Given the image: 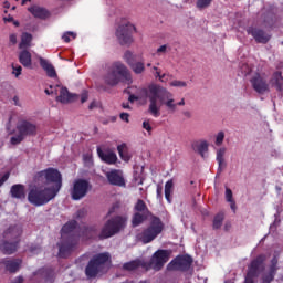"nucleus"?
Returning <instances> with one entry per match:
<instances>
[{"label": "nucleus", "instance_id": "obj_1", "mask_svg": "<svg viewBox=\"0 0 283 283\" xmlns=\"http://www.w3.org/2000/svg\"><path fill=\"white\" fill-rule=\"evenodd\" d=\"M143 92L149 101L148 113L154 116V118L160 116V107H163V105L170 109V112H175L178 105L180 107L185 106V98H181V101L176 104L174 94L159 84H149Z\"/></svg>", "mask_w": 283, "mask_h": 283}, {"label": "nucleus", "instance_id": "obj_2", "mask_svg": "<svg viewBox=\"0 0 283 283\" xmlns=\"http://www.w3.org/2000/svg\"><path fill=\"white\" fill-rule=\"evenodd\" d=\"M112 269V254L109 252H101L93 255L87 262L84 273L87 280H96L109 273Z\"/></svg>", "mask_w": 283, "mask_h": 283}, {"label": "nucleus", "instance_id": "obj_3", "mask_svg": "<svg viewBox=\"0 0 283 283\" xmlns=\"http://www.w3.org/2000/svg\"><path fill=\"white\" fill-rule=\"evenodd\" d=\"M33 182L35 185H52L46 188L51 189L53 193L59 195L61 187H63V176L56 168H46L34 175Z\"/></svg>", "mask_w": 283, "mask_h": 283}, {"label": "nucleus", "instance_id": "obj_4", "mask_svg": "<svg viewBox=\"0 0 283 283\" xmlns=\"http://www.w3.org/2000/svg\"><path fill=\"white\" fill-rule=\"evenodd\" d=\"M132 83V73L129 69L122 62H114L109 72L105 76L106 85L112 87L118 85V83Z\"/></svg>", "mask_w": 283, "mask_h": 283}, {"label": "nucleus", "instance_id": "obj_5", "mask_svg": "<svg viewBox=\"0 0 283 283\" xmlns=\"http://www.w3.org/2000/svg\"><path fill=\"white\" fill-rule=\"evenodd\" d=\"M164 230L165 223H163V220L159 217L153 216L148 227L137 234V240L143 242V244H149L154 242Z\"/></svg>", "mask_w": 283, "mask_h": 283}, {"label": "nucleus", "instance_id": "obj_6", "mask_svg": "<svg viewBox=\"0 0 283 283\" xmlns=\"http://www.w3.org/2000/svg\"><path fill=\"white\" fill-rule=\"evenodd\" d=\"M56 196L57 195L48 187L33 186L29 190L28 200L33 207H43V205H48L50 200H54Z\"/></svg>", "mask_w": 283, "mask_h": 283}, {"label": "nucleus", "instance_id": "obj_7", "mask_svg": "<svg viewBox=\"0 0 283 283\" xmlns=\"http://www.w3.org/2000/svg\"><path fill=\"white\" fill-rule=\"evenodd\" d=\"M127 227V219L122 216H116L108 219L98 234V240H107V238H113L117 233H120L123 229Z\"/></svg>", "mask_w": 283, "mask_h": 283}, {"label": "nucleus", "instance_id": "obj_8", "mask_svg": "<svg viewBox=\"0 0 283 283\" xmlns=\"http://www.w3.org/2000/svg\"><path fill=\"white\" fill-rule=\"evenodd\" d=\"M264 262H266L265 254H259L253 259L248 265V272L243 283H255V280H258L262 271H264Z\"/></svg>", "mask_w": 283, "mask_h": 283}, {"label": "nucleus", "instance_id": "obj_9", "mask_svg": "<svg viewBox=\"0 0 283 283\" xmlns=\"http://www.w3.org/2000/svg\"><path fill=\"white\" fill-rule=\"evenodd\" d=\"M32 283L56 282V270L52 266H43L34 271L30 277Z\"/></svg>", "mask_w": 283, "mask_h": 283}, {"label": "nucleus", "instance_id": "obj_10", "mask_svg": "<svg viewBox=\"0 0 283 283\" xmlns=\"http://www.w3.org/2000/svg\"><path fill=\"white\" fill-rule=\"evenodd\" d=\"M134 32H136V27L132 22L120 24L116 30V38L120 45H132L134 43V38L132 36Z\"/></svg>", "mask_w": 283, "mask_h": 283}, {"label": "nucleus", "instance_id": "obj_11", "mask_svg": "<svg viewBox=\"0 0 283 283\" xmlns=\"http://www.w3.org/2000/svg\"><path fill=\"white\" fill-rule=\"evenodd\" d=\"M169 258H171V252L169 250L159 249L151 255L148 266L154 269V271H163L165 264L169 262Z\"/></svg>", "mask_w": 283, "mask_h": 283}, {"label": "nucleus", "instance_id": "obj_12", "mask_svg": "<svg viewBox=\"0 0 283 283\" xmlns=\"http://www.w3.org/2000/svg\"><path fill=\"white\" fill-rule=\"evenodd\" d=\"M90 189H92V184L86 179H76L71 188L72 200H83L90 193Z\"/></svg>", "mask_w": 283, "mask_h": 283}, {"label": "nucleus", "instance_id": "obj_13", "mask_svg": "<svg viewBox=\"0 0 283 283\" xmlns=\"http://www.w3.org/2000/svg\"><path fill=\"white\" fill-rule=\"evenodd\" d=\"M191 264H193V259L190 255H177L168 263L167 271H181L185 273L191 269Z\"/></svg>", "mask_w": 283, "mask_h": 283}, {"label": "nucleus", "instance_id": "obj_14", "mask_svg": "<svg viewBox=\"0 0 283 283\" xmlns=\"http://www.w3.org/2000/svg\"><path fill=\"white\" fill-rule=\"evenodd\" d=\"M250 83L252 85V90L256 92V94H266L271 92L269 88V81L261 76L260 73H256L254 76L250 78Z\"/></svg>", "mask_w": 283, "mask_h": 283}, {"label": "nucleus", "instance_id": "obj_15", "mask_svg": "<svg viewBox=\"0 0 283 283\" xmlns=\"http://www.w3.org/2000/svg\"><path fill=\"white\" fill-rule=\"evenodd\" d=\"M76 244H78V238L62 239V241L57 243L59 258H69Z\"/></svg>", "mask_w": 283, "mask_h": 283}, {"label": "nucleus", "instance_id": "obj_16", "mask_svg": "<svg viewBox=\"0 0 283 283\" xmlns=\"http://www.w3.org/2000/svg\"><path fill=\"white\" fill-rule=\"evenodd\" d=\"M17 132L24 138L36 136V124L22 119L17 124Z\"/></svg>", "mask_w": 283, "mask_h": 283}, {"label": "nucleus", "instance_id": "obj_17", "mask_svg": "<svg viewBox=\"0 0 283 283\" xmlns=\"http://www.w3.org/2000/svg\"><path fill=\"white\" fill-rule=\"evenodd\" d=\"M124 61H126L127 65H129L135 74H143V72H145V62H136V55H134L132 51L125 52Z\"/></svg>", "mask_w": 283, "mask_h": 283}, {"label": "nucleus", "instance_id": "obj_18", "mask_svg": "<svg viewBox=\"0 0 283 283\" xmlns=\"http://www.w3.org/2000/svg\"><path fill=\"white\" fill-rule=\"evenodd\" d=\"M247 32L250 36L254 39L256 43H263L266 45L269 41H271V34L266 33L264 30L258 27H249Z\"/></svg>", "mask_w": 283, "mask_h": 283}, {"label": "nucleus", "instance_id": "obj_19", "mask_svg": "<svg viewBox=\"0 0 283 283\" xmlns=\"http://www.w3.org/2000/svg\"><path fill=\"white\" fill-rule=\"evenodd\" d=\"M21 247V241H11V239H2L0 241V251L3 255H14Z\"/></svg>", "mask_w": 283, "mask_h": 283}, {"label": "nucleus", "instance_id": "obj_20", "mask_svg": "<svg viewBox=\"0 0 283 283\" xmlns=\"http://www.w3.org/2000/svg\"><path fill=\"white\" fill-rule=\"evenodd\" d=\"M109 185L113 187H125V177H123V170L113 169L105 174Z\"/></svg>", "mask_w": 283, "mask_h": 283}, {"label": "nucleus", "instance_id": "obj_21", "mask_svg": "<svg viewBox=\"0 0 283 283\" xmlns=\"http://www.w3.org/2000/svg\"><path fill=\"white\" fill-rule=\"evenodd\" d=\"M21 235H23V228L21 226H10L2 234L4 240H11L13 242H21Z\"/></svg>", "mask_w": 283, "mask_h": 283}, {"label": "nucleus", "instance_id": "obj_22", "mask_svg": "<svg viewBox=\"0 0 283 283\" xmlns=\"http://www.w3.org/2000/svg\"><path fill=\"white\" fill-rule=\"evenodd\" d=\"M60 87V95L56 97L57 103H63L64 105L67 103H74L78 101V94L70 93L67 87L57 85Z\"/></svg>", "mask_w": 283, "mask_h": 283}, {"label": "nucleus", "instance_id": "obj_23", "mask_svg": "<svg viewBox=\"0 0 283 283\" xmlns=\"http://www.w3.org/2000/svg\"><path fill=\"white\" fill-rule=\"evenodd\" d=\"M76 227H78V222L76 220H71V221L66 222L61 229L62 240H70L72 238H78V237L72 235V233H74V230L76 229Z\"/></svg>", "mask_w": 283, "mask_h": 283}, {"label": "nucleus", "instance_id": "obj_24", "mask_svg": "<svg viewBox=\"0 0 283 283\" xmlns=\"http://www.w3.org/2000/svg\"><path fill=\"white\" fill-rule=\"evenodd\" d=\"M0 264H3L6 271L9 273H17L21 269L23 261L21 259H2Z\"/></svg>", "mask_w": 283, "mask_h": 283}, {"label": "nucleus", "instance_id": "obj_25", "mask_svg": "<svg viewBox=\"0 0 283 283\" xmlns=\"http://www.w3.org/2000/svg\"><path fill=\"white\" fill-rule=\"evenodd\" d=\"M97 155L103 160V163H106V165H116L118 161V156H116V153L114 151H103L101 147L97 148Z\"/></svg>", "mask_w": 283, "mask_h": 283}, {"label": "nucleus", "instance_id": "obj_26", "mask_svg": "<svg viewBox=\"0 0 283 283\" xmlns=\"http://www.w3.org/2000/svg\"><path fill=\"white\" fill-rule=\"evenodd\" d=\"M21 51L19 52L18 59L19 63L27 67L28 70H32V53L28 51V49H20Z\"/></svg>", "mask_w": 283, "mask_h": 283}, {"label": "nucleus", "instance_id": "obj_27", "mask_svg": "<svg viewBox=\"0 0 283 283\" xmlns=\"http://www.w3.org/2000/svg\"><path fill=\"white\" fill-rule=\"evenodd\" d=\"M39 61L40 66L42 67V70H44V72H46L49 78H56V70L54 69V65H52V63L43 57H39Z\"/></svg>", "mask_w": 283, "mask_h": 283}, {"label": "nucleus", "instance_id": "obj_28", "mask_svg": "<svg viewBox=\"0 0 283 283\" xmlns=\"http://www.w3.org/2000/svg\"><path fill=\"white\" fill-rule=\"evenodd\" d=\"M10 195L12 198H17V200H23L25 198V186L21 184H15L10 189Z\"/></svg>", "mask_w": 283, "mask_h": 283}, {"label": "nucleus", "instance_id": "obj_29", "mask_svg": "<svg viewBox=\"0 0 283 283\" xmlns=\"http://www.w3.org/2000/svg\"><path fill=\"white\" fill-rule=\"evenodd\" d=\"M28 10L35 19H48L50 17V12L46 11L45 8L39 6H32Z\"/></svg>", "mask_w": 283, "mask_h": 283}, {"label": "nucleus", "instance_id": "obj_30", "mask_svg": "<svg viewBox=\"0 0 283 283\" xmlns=\"http://www.w3.org/2000/svg\"><path fill=\"white\" fill-rule=\"evenodd\" d=\"M192 149L193 151H197L201 158H206L205 154H208L209 151V143H207V140L195 142L192 144Z\"/></svg>", "mask_w": 283, "mask_h": 283}, {"label": "nucleus", "instance_id": "obj_31", "mask_svg": "<svg viewBox=\"0 0 283 283\" xmlns=\"http://www.w3.org/2000/svg\"><path fill=\"white\" fill-rule=\"evenodd\" d=\"M224 154H227V148L222 147L217 150V163H218V171L222 172L223 169L227 168V161H224Z\"/></svg>", "mask_w": 283, "mask_h": 283}, {"label": "nucleus", "instance_id": "obj_32", "mask_svg": "<svg viewBox=\"0 0 283 283\" xmlns=\"http://www.w3.org/2000/svg\"><path fill=\"white\" fill-rule=\"evenodd\" d=\"M262 19H263L262 24L264 25V28H273V25L277 23V18L271 11H268L266 13H264L262 15Z\"/></svg>", "mask_w": 283, "mask_h": 283}, {"label": "nucleus", "instance_id": "obj_33", "mask_svg": "<svg viewBox=\"0 0 283 283\" xmlns=\"http://www.w3.org/2000/svg\"><path fill=\"white\" fill-rule=\"evenodd\" d=\"M117 151H118L119 158H122L124 163H129V160H132V155L129 154V148L127 147V144L118 145Z\"/></svg>", "mask_w": 283, "mask_h": 283}, {"label": "nucleus", "instance_id": "obj_34", "mask_svg": "<svg viewBox=\"0 0 283 283\" xmlns=\"http://www.w3.org/2000/svg\"><path fill=\"white\" fill-rule=\"evenodd\" d=\"M28 48H32V35L28 32H23L19 43V50H28Z\"/></svg>", "mask_w": 283, "mask_h": 283}, {"label": "nucleus", "instance_id": "obj_35", "mask_svg": "<svg viewBox=\"0 0 283 283\" xmlns=\"http://www.w3.org/2000/svg\"><path fill=\"white\" fill-rule=\"evenodd\" d=\"M148 217L149 214L147 213L136 212L132 219L133 227H140V224H143Z\"/></svg>", "mask_w": 283, "mask_h": 283}, {"label": "nucleus", "instance_id": "obj_36", "mask_svg": "<svg viewBox=\"0 0 283 283\" xmlns=\"http://www.w3.org/2000/svg\"><path fill=\"white\" fill-rule=\"evenodd\" d=\"M135 211H137V213H146V216H149V208H147V203H145L143 199L137 200Z\"/></svg>", "mask_w": 283, "mask_h": 283}, {"label": "nucleus", "instance_id": "obj_37", "mask_svg": "<svg viewBox=\"0 0 283 283\" xmlns=\"http://www.w3.org/2000/svg\"><path fill=\"white\" fill-rule=\"evenodd\" d=\"M174 190V180H168L165 184V198L167 200V202L171 203V192Z\"/></svg>", "mask_w": 283, "mask_h": 283}, {"label": "nucleus", "instance_id": "obj_38", "mask_svg": "<svg viewBox=\"0 0 283 283\" xmlns=\"http://www.w3.org/2000/svg\"><path fill=\"white\" fill-rule=\"evenodd\" d=\"M140 266V260H134L129 261L123 264L124 271H136V269H139Z\"/></svg>", "mask_w": 283, "mask_h": 283}, {"label": "nucleus", "instance_id": "obj_39", "mask_svg": "<svg viewBox=\"0 0 283 283\" xmlns=\"http://www.w3.org/2000/svg\"><path fill=\"white\" fill-rule=\"evenodd\" d=\"M276 274H277V272H275L274 270H269L268 272H265L262 275L261 282L262 283H271V282H273V280H275Z\"/></svg>", "mask_w": 283, "mask_h": 283}, {"label": "nucleus", "instance_id": "obj_40", "mask_svg": "<svg viewBox=\"0 0 283 283\" xmlns=\"http://www.w3.org/2000/svg\"><path fill=\"white\" fill-rule=\"evenodd\" d=\"M222 222H224V213L220 212L213 219L212 229H220V227H222Z\"/></svg>", "mask_w": 283, "mask_h": 283}, {"label": "nucleus", "instance_id": "obj_41", "mask_svg": "<svg viewBox=\"0 0 283 283\" xmlns=\"http://www.w3.org/2000/svg\"><path fill=\"white\" fill-rule=\"evenodd\" d=\"M213 0H197L196 7L198 8V10H205V8H209Z\"/></svg>", "mask_w": 283, "mask_h": 283}, {"label": "nucleus", "instance_id": "obj_42", "mask_svg": "<svg viewBox=\"0 0 283 283\" xmlns=\"http://www.w3.org/2000/svg\"><path fill=\"white\" fill-rule=\"evenodd\" d=\"M23 140H25V137L23 135H21L20 133H18L17 136L11 137L10 143H11V145H21V143H23Z\"/></svg>", "mask_w": 283, "mask_h": 283}, {"label": "nucleus", "instance_id": "obj_43", "mask_svg": "<svg viewBox=\"0 0 283 283\" xmlns=\"http://www.w3.org/2000/svg\"><path fill=\"white\" fill-rule=\"evenodd\" d=\"M222 143H224V132H219L216 136V145L217 147H220V145H222Z\"/></svg>", "mask_w": 283, "mask_h": 283}, {"label": "nucleus", "instance_id": "obj_44", "mask_svg": "<svg viewBox=\"0 0 283 283\" xmlns=\"http://www.w3.org/2000/svg\"><path fill=\"white\" fill-rule=\"evenodd\" d=\"M171 87H187V82L180 80H174L170 82Z\"/></svg>", "mask_w": 283, "mask_h": 283}, {"label": "nucleus", "instance_id": "obj_45", "mask_svg": "<svg viewBox=\"0 0 283 283\" xmlns=\"http://www.w3.org/2000/svg\"><path fill=\"white\" fill-rule=\"evenodd\" d=\"M12 74H14L15 78H19V76H21V72H23V67L21 65L14 66V64H12Z\"/></svg>", "mask_w": 283, "mask_h": 283}, {"label": "nucleus", "instance_id": "obj_46", "mask_svg": "<svg viewBox=\"0 0 283 283\" xmlns=\"http://www.w3.org/2000/svg\"><path fill=\"white\" fill-rule=\"evenodd\" d=\"M270 271L277 272V256H273L269 266Z\"/></svg>", "mask_w": 283, "mask_h": 283}, {"label": "nucleus", "instance_id": "obj_47", "mask_svg": "<svg viewBox=\"0 0 283 283\" xmlns=\"http://www.w3.org/2000/svg\"><path fill=\"white\" fill-rule=\"evenodd\" d=\"M70 36H73V39H76V33L74 32H66L62 35V39L64 41V43H70Z\"/></svg>", "mask_w": 283, "mask_h": 283}, {"label": "nucleus", "instance_id": "obj_48", "mask_svg": "<svg viewBox=\"0 0 283 283\" xmlns=\"http://www.w3.org/2000/svg\"><path fill=\"white\" fill-rule=\"evenodd\" d=\"M226 200L227 202H231V200H233V191L231 188H226Z\"/></svg>", "mask_w": 283, "mask_h": 283}, {"label": "nucleus", "instance_id": "obj_49", "mask_svg": "<svg viewBox=\"0 0 283 283\" xmlns=\"http://www.w3.org/2000/svg\"><path fill=\"white\" fill-rule=\"evenodd\" d=\"M85 213H86L85 209L77 210L75 213L76 220H81V218H85Z\"/></svg>", "mask_w": 283, "mask_h": 283}, {"label": "nucleus", "instance_id": "obj_50", "mask_svg": "<svg viewBox=\"0 0 283 283\" xmlns=\"http://www.w3.org/2000/svg\"><path fill=\"white\" fill-rule=\"evenodd\" d=\"M119 118L124 120V123H129V113H120Z\"/></svg>", "mask_w": 283, "mask_h": 283}, {"label": "nucleus", "instance_id": "obj_51", "mask_svg": "<svg viewBox=\"0 0 283 283\" xmlns=\"http://www.w3.org/2000/svg\"><path fill=\"white\" fill-rule=\"evenodd\" d=\"M10 178V172H6L1 178H0V187H3V184Z\"/></svg>", "mask_w": 283, "mask_h": 283}, {"label": "nucleus", "instance_id": "obj_52", "mask_svg": "<svg viewBox=\"0 0 283 283\" xmlns=\"http://www.w3.org/2000/svg\"><path fill=\"white\" fill-rule=\"evenodd\" d=\"M143 128L146 129V132H151V124H149V120L143 122Z\"/></svg>", "mask_w": 283, "mask_h": 283}, {"label": "nucleus", "instance_id": "obj_53", "mask_svg": "<svg viewBox=\"0 0 283 283\" xmlns=\"http://www.w3.org/2000/svg\"><path fill=\"white\" fill-rule=\"evenodd\" d=\"M9 41L11 45H17V34L15 33L10 34Z\"/></svg>", "mask_w": 283, "mask_h": 283}, {"label": "nucleus", "instance_id": "obj_54", "mask_svg": "<svg viewBox=\"0 0 283 283\" xmlns=\"http://www.w3.org/2000/svg\"><path fill=\"white\" fill-rule=\"evenodd\" d=\"M87 98H90L87 92L81 94V103H87Z\"/></svg>", "mask_w": 283, "mask_h": 283}, {"label": "nucleus", "instance_id": "obj_55", "mask_svg": "<svg viewBox=\"0 0 283 283\" xmlns=\"http://www.w3.org/2000/svg\"><path fill=\"white\" fill-rule=\"evenodd\" d=\"M165 52H167V44H164L157 49L158 54H163Z\"/></svg>", "mask_w": 283, "mask_h": 283}, {"label": "nucleus", "instance_id": "obj_56", "mask_svg": "<svg viewBox=\"0 0 283 283\" xmlns=\"http://www.w3.org/2000/svg\"><path fill=\"white\" fill-rule=\"evenodd\" d=\"M157 198H163V186H157Z\"/></svg>", "mask_w": 283, "mask_h": 283}, {"label": "nucleus", "instance_id": "obj_57", "mask_svg": "<svg viewBox=\"0 0 283 283\" xmlns=\"http://www.w3.org/2000/svg\"><path fill=\"white\" fill-rule=\"evenodd\" d=\"M228 202H230V208L232 209V211L235 213V209H237V207H235V200H231V201H228Z\"/></svg>", "mask_w": 283, "mask_h": 283}, {"label": "nucleus", "instance_id": "obj_58", "mask_svg": "<svg viewBox=\"0 0 283 283\" xmlns=\"http://www.w3.org/2000/svg\"><path fill=\"white\" fill-rule=\"evenodd\" d=\"M6 23H12L14 21V18L12 15H9L7 18H3Z\"/></svg>", "mask_w": 283, "mask_h": 283}, {"label": "nucleus", "instance_id": "obj_59", "mask_svg": "<svg viewBox=\"0 0 283 283\" xmlns=\"http://www.w3.org/2000/svg\"><path fill=\"white\" fill-rule=\"evenodd\" d=\"M274 78H276V83H277V81H280V78H282V72H275Z\"/></svg>", "mask_w": 283, "mask_h": 283}, {"label": "nucleus", "instance_id": "obj_60", "mask_svg": "<svg viewBox=\"0 0 283 283\" xmlns=\"http://www.w3.org/2000/svg\"><path fill=\"white\" fill-rule=\"evenodd\" d=\"M182 115H184L186 118H191V112H189V111H184V112H182Z\"/></svg>", "mask_w": 283, "mask_h": 283}, {"label": "nucleus", "instance_id": "obj_61", "mask_svg": "<svg viewBox=\"0 0 283 283\" xmlns=\"http://www.w3.org/2000/svg\"><path fill=\"white\" fill-rule=\"evenodd\" d=\"M122 107L123 109H132V107L129 106V103H123Z\"/></svg>", "mask_w": 283, "mask_h": 283}, {"label": "nucleus", "instance_id": "obj_62", "mask_svg": "<svg viewBox=\"0 0 283 283\" xmlns=\"http://www.w3.org/2000/svg\"><path fill=\"white\" fill-rule=\"evenodd\" d=\"M156 77L159 78L160 81H163V78H165V74L160 75V72L156 71Z\"/></svg>", "mask_w": 283, "mask_h": 283}, {"label": "nucleus", "instance_id": "obj_63", "mask_svg": "<svg viewBox=\"0 0 283 283\" xmlns=\"http://www.w3.org/2000/svg\"><path fill=\"white\" fill-rule=\"evenodd\" d=\"M96 107V103L93 101L90 105H88V109H94Z\"/></svg>", "mask_w": 283, "mask_h": 283}, {"label": "nucleus", "instance_id": "obj_64", "mask_svg": "<svg viewBox=\"0 0 283 283\" xmlns=\"http://www.w3.org/2000/svg\"><path fill=\"white\" fill-rule=\"evenodd\" d=\"M3 8H6V10H9V8H10V2H9V1H4Z\"/></svg>", "mask_w": 283, "mask_h": 283}]
</instances>
